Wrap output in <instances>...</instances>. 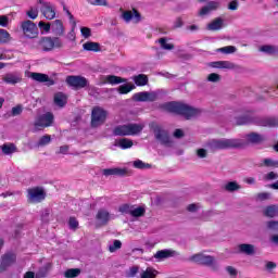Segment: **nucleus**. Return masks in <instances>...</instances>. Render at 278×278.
Segmentation results:
<instances>
[{
  "label": "nucleus",
  "mask_w": 278,
  "mask_h": 278,
  "mask_svg": "<svg viewBox=\"0 0 278 278\" xmlns=\"http://www.w3.org/2000/svg\"><path fill=\"white\" fill-rule=\"evenodd\" d=\"M39 27L40 29H43V31H50L51 29V24H47L45 22H39Z\"/></svg>",
  "instance_id": "60"
},
{
  "label": "nucleus",
  "mask_w": 278,
  "mask_h": 278,
  "mask_svg": "<svg viewBox=\"0 0 278 278\" xmlns=\"http://www.w3.org/2000/svg\"><path fill=\"white\" fill-rule=\"evenodd\" d=\"M144 123L118 125L113 129V136H138L139 134H142V129H144Z\"/></svg>",
  "instance_id": "2"
},
{
  "label": "nucleus",
  "mask_w": 278,
  "mask_h": 278,
  "mask_svg": "<svg viewBox=\"0 0 278 278\" xmlns=\"http://www.w3.org/2000/svg\"><path fill=\"white\" fill-rule=\"evenodd\" d=\"M256 199L258 201H266L267 199H270V193L268 192H262L256 195Z\"/></svg>",
  "instance_id": "56"
},
{
  "label": "nucleus",
  "mask_w": 278,
  "mask_h": 278,
  "mask_svg": "<svg viewBox=\"0 0 278 278\" xmlns=\"http://www.w3.org/2000/svg\"><path fill=\"white\" fill-rule=\"evenodd\" d=\"M2 80L4 81V84L16 86V84H21V81H23V75L18 72L8 73L2 76Z\"/></svg>",
  "instance_id": "13"
},
{
  "label": "nucleus",
  "mask_w": 278,
  "mask_h": 278,
  "mask_svg": "<svg viewBox=\"0 0 278 278\" xmlns=\"http://www.w3.org/2000/svg\"><path fill=\"white\" fill-rule=\"evenodd\" d=\"M136 89V85L134 84H125L118 87L119 94H129L131 90Z\"/></svg>",
  "instance_id": "34"
},
{
  "label": "nucleus",
  "mask_w": 278,
  "mask_h": 278,
  "mask_svg": "<svg viewBox=\"0 0 278 278\" xmlns=\"http://www.w3.org/2000/svg\"><path fill=\"white\" fill-rule=\"evenodd\" d=\"M68 225H70V229H77V227H79V222H77L75 217H71Z\"/></svg>",
  "instance_id": "54"
},
{
  "label": "nucleus",
  "mask_w": 278,
  "mask_h": 278,
  "mask_svg": "<svg viewBox=\"0 0 278 278\" xmlns=\"http://www.w3.org/2000/svg\"><path fill=\"white\" fill-rule=\"evenodd\" d=\"M207 80L213 83L220 81V75L212 73L207 76Z\"/></svg>",
  "instance_id": "55"
},
{
  "label": "nucleus",
  "mask_w": 278,
  "mask_h": 278,
  "mask_svg": "<svg viewBox=\"0 0 278 278\" xmlns=\"http://www.w3.org/2000/svg\"><path fill=\"white\" fill-rule=\"evenodd\" d=\"M138 270L139 268L137 266L131 267L127 274L128 277H136V275H138Z\"/></svg>",
  "instance_id": "63"
},
{
  "label": "nucleus",
  "mask_w": 278,
  "mask_h": 278,
  "mask_svg": "<svg viewBox=\"0 0 278 278\" xmlns=\"http://www.w3.org/2000/svg\"><path fill=\"white\" fill-rule=\"evenodd\" d=\"M211 66H213V68H227L228 71L236 68V65L229 61L213 62Z\"/></svg>",
  "instance_id": "23"
},
{
  "label": "nucleus",
  "mask_w": 278,
  "mask_h": 278,
  "mask_svg": "<svg viewBox=\"0 0 278 278\" xmlns=\"http://www.w3.org/2000/svg\"><path fill=\"white\" fill-rule=\"evenodd\" d=\"M248 142H252V144H258V142H263L264 137L260 134L252 132L247 135Z\"/></svg>",
  "instance_id": "31"
},
{
  "label": "nucleus",
  "mask_w": 278,
  "mask_h": 278,
  "mask_svg": "<svg viewBox=\"0 0 278 278\" xmlns=\"http://www.w3.org/2000/svg\"><path fill=\"white\" fill-rule=\"evenodd\" d=\"M238 251L243 255H255V245L242 243L238 245Z\"/></svg>",
  "instance_id": "21"
},
{
  "label": "nucleus",
  "mask_w": 278,
  "mask_h": 278,
  "mask_svg": "<svg viewBox=\"0 0 278 278\" xmlns=\"http://www.w3.org/2000/svg\"><path fill=\"white\" fill-rule=\"evenodd\" d=\"M240 188L242 187L236 181H229L224 186L226 192H236L237 190H240Z\"/></svg>",
  "instance_id": "36"
},
{
  "label": "nucleus",
  "mask_w": 278,
  "mask_h": 278,
  "mask_svg": "<svg viewBox=\"0 0 278 278\" xmlns=\"http://www.w3.org/2000/svg\"><path fill=\"white\" fill-rule=\"evenodd\" d=\"M23 112V106L17 105L15 108L12 109V115L13 116H18V114H21Z\"/></svg>",
  "instance_id": "61"
},
{
  "label": "nucleus",
  "mask_w": 278,
  "mask_h": 278,
  "mask_svg": "<svg viewBox=\"0 0 278 278\" xmlns=\"http://www.w3.org/2000/svg\"><path fill=\"white\" fill-rule=\"evenodd\" d=\"M134 206H129V204H124L122 206H119V212L122 214H130L131 215V210Z\"/></svg>",
  "instance_id": "49"
},
{
  "label": "nucleus",
  "mask_w": 278,
  "mask_h": 278,
  "mask_svg": "<svg viewBox=\"0 0 278 278\" xmlns=\"http://www.w3.org/2000/svg\"><path fill=\"white\" fill-rule=\"evenodd\" d=\"M83 49L85 51H93L94 53H97L98 51H101V46L99 45V42L87 41L83 45Z\"/></svg>",
  "instance_id": "24"
},
{
  "label": "nucleus",
  "mask_w": 278,
  "mask_h": 278,
  "mask_svg": "<svg viewBox=\"0 0 278 278\" xmlns=\"http://www.w3.org/2000/svg\"><path fill=\"white\" fill-rule=\"evenodd\" d=\"M265 268L266 270H274V268H277V264L275 262L268 261L265 264Z\"/></svg>",
  "instance_id": "62"
},
{
  "label": "nucleus",
  "mask_w": 278,
  "mask_h": 278,
  "mask_svg": "<svg viewBox=\"0 0 278 278\" xmlns=\"http://www.w3.org/2000/svg\"><path fill=\"white\" fill-rule=\"evenodd\" d=\"M38 46L41 51H53V49H60V47H62V39L58 37H42L38 41Z\"/></svg>",
  "instance_id": "5"
},
{
  "label": "nucleus",
  "mask_w": 278,
  "mask_h": 278,
  "mask_svg": "<svg viewBox=\"0 0 278 278\" xmlns=\"http://www.w3.org/2000/svg\"><path fill=\"white\" fill-rule=\"evenodd\" d=\"M96 219L99 225H108L110 223V212H108L105 208L99 210Z\"/></svg>",
  "instance_id": "19"
},
{
  "label": "nucleus",
  "mask_w": 278,
  "mask_h": 278,
  "mask_svg": "<svg viewBox=\"0 0 278 278\" xmlns=\"http://www.w3.org/2000/svg\"><path fill=\"white\" fill-rule=\"evenodd\" d=\"M47 193H45V189L40 187L30 188L27 190V199L29 203H40L45 201Z\"/></svg>",
  "instance_id": "8"
},
{
  "label": "nucleus",
  "mask_w": 278,
  "mask_h": 278,
  "mask_svg": "<svg viewBox=\"0 0 278 278\" xmlns=\"http://www.w3.org/2000/svg\"><path fill=\"white\" fill-rule=\"evenodd\" d=\"M66 84L72 88H76L77 90L81 88H86L88 86V79L84 76H67Z\"/></svg>",
  "instance_id": "11"
},
{
  "label": "nucleus",
  "mask_w": 278,
  "mask_h": 278,
  "mask_svg": "<svg viewBox=\"0 0 278 278\" xmlns=\"http://www.w3.org/2000/svg\"><path fill=\"white\" fill-rule=\"evenodd\" d=\"M66 94L62 93V92H58L54 94V103L59 106V108H64V105H66Z\"/></svg>",
  "instance_id": "29"
},
{
  "label": "nucleus",
  "mask_w": 278,
  "mask_h": 278,
  "mask_svg": "<svg viewBox=\"0 0 278 278\" xmlns=\"http://www.w3.org/2000/svg\"><path fill=\"white\" fill-rule=\"evenodd\" d=\"M115 147H119V149H131L134 147V141L131 139L123 138L115 142Z\"/></svg>",
  "instance_id": "25"
},
{
  "label": "nucleus",
  "mask_w": 278,
  "mask_h": 278,
  "mask_svg": "<svg viewBox=\"0 0 278 278\" xmlns=\"http://www.w3.org/2000/svg\"><path fill=\"white\" fill-rule=\"evenodd\" d=\"M51 29L54 31L58 36H62L64 34V24H62V21L55 20L51 24Z\"/></svg>",
  "instance_id": "27"
},
{
  "label": "nucleus",
  "mask_w": 278,
  "mask_h": 278,
  "mask_svg": "<svg viewBox=\"0 0 278 278\" xmlns=\"http://www.w3.org/2000/svg\"><path fill=\"white\" fill-rule=\"evenodd\" d=\"M174 29H179V27H184V20L181 17H177L174 22Z\"/></svg>",
  "instance_id": "58"
},
{
  "label": "nucleus",
  "mask_w": 278,
  "mask_h": 278,
  "mask_svg": "<svg viewBox=\"0 0 278 278\" xmlns=\"http://www.w3.org/2000/svg\"><path fill=\"white\" fill-rule=\"evenodd\" d=\"M41 14H43L45 18L48 21H53L55 17V7L51 4V2H42L41 5Z\"/></svg>",
  "instance_id": "14"
},
{
  "label": "nucleus",
  "mask_w": 278,
  "mask_h": 278,
  "mask_svg": "<svg viewBox=\"0 0 278 278\" xmlns=\"http://www.w3.org/2000/svg\"><path fill=\"white\" fill-rule=\"evenodd\" d=\"M220 7V3L218 2H208V4L204 8H202L199 12L200 16H205L206 14H210L212 12V10H218V8Z\"/></svg>",
  "instance_id": "22"
},
{
  "label": "nucleus",
  "mask_w": 278,
  "mask_h": 278,
  "mask_svg": "<svg viewBox=\"0 0 278 278\" xmlns=\"http://www.w3.org/2000/svg\"><path fill=\"white\" fill-rule=\"evenodd\" d=\"M197 155H198V157H201V159L207 157V150H205V149H198Z\"/></svg>",
  "instance_id": "64"
},
{
  "label": "nucleus",
  "mask_w": 278,
  "mask_h": 278,
  "mask_svg": "<svg viewBox=\"0 0 278 278\" xmlns=\"http://www.w3.org/2000/svg\"><path fill=\"white\" fill-rule=\"evenodd\" d=\"M50 143H51V136L45 135L37 142V147H47V144H50Z\"/></svg>",
  "instance_id": "42"
},
{
  "label": "nucleus",
  "mask_w": 278,
  "mask_h": 278,
  "mask_svg": "<svg viewBox=\"0 0 278 278\" xmlns=\"http://www.w3.org/2000/svg\"><path fill=\"white\" fill-rule=\"evenodd\" d=\"M147 101H149V102L157 101V92L147 91Z\"/></svg>",
  "instance_id": "50"
},
{
  "label": "nucleus",
  "mask_w": 278,
  "mask_h": 278,
  "mask_svg": "<svg viewBox=\"0 0 278 278\" xmlns=\"http://www.w3.org/2000/svg\"><path fill=\"white\" fill-rule=\"evenodd\" d=\"M127 79L121 76L108 75L102 77V84H110L111 86H116L118 84H126Z\"/></svg>",
  "instance_id": "18"
},
{
  "label": "nucleus",
  "mask_w": 278,
  "mask_h": 278,
  "mask_svg": "<svg viewBox=\"0 0 278 278\" xmlns=\"http://www.w3.org/2000/svg\"><path fill=\"white\" fill-rule=\"evenodd\" d=\"M268 229H271V231H278V222L270 220L267 223Z\"/></svg>",
  "instance_id": "57"
},
{
  "label": "nucleus",
  "mask_w": 278,
  "mask_h": 278,
  "mask_svg": "<svg viewBox=\"0 0 278 278\" xmlns=\"http://www.w3.org/2000/svg\"><path fill=\"white\" fill-rule=\"evenodd\" d=\"M10 33L8 30L0 28V45H5L7 42H10Z\"/></svg>",
  "instance_id": "39"
},
{
  "label": "nucleus",
  "mask_w": 278,
  "mask_h": 278,
  "mask_svg": "<svg viewBox=\"0 0 278 278\" xmlns=\"http://www.w3.org/2000/svg\"><path fill=\"white\" fill-rule=\"evenodd\" d=\"M123 247V243L119 240H115L112 244L109 245L110 253H114L115 251H118Z\"/></svg>",
  "instance_id": "47"
},
{
  "label": "nucleus",
  "mask_w": 278,
  "mask_h": 278,
  "mask_svg": "<svg viewBox=\"0 0 278 278\" xmlns=\"http://www.w3.org/2000/svg\"><path fill=\"white\" fill-rule=\"evenodd\" d=\"M30 77L34 79V81H38L39 84H46V86H53L55 84V80L50 78L47 74L31 73Z\"/></svg>",
  "instance_id": "15"
},
{
  "label": "nucleus",
  "mask_w": 278,
  "mask_h": 278,
  "mask_svg": "<svg viewBox=\"0 0 278 278\" xmlns=\"http://www.w3.org/2000/svg\"><path fill=\"white\" fill-rule=\"evenodd\" d=\"M177 255V251L174 250H161L154 254L155 260L162 262L163 260H168V257H175Z\"/></svg>",
  "instance_id": "20"
},
{
  "label": "nucleus",
  "mask_w": 278,
  "mask_h": 278,
  "mask_svg": "<svg viewBox=\"0 0 278 278\" xmlns=\"http://www.w3.org/2000/svg\"><path fill=\"white\" fill-rule=\"evenodd\" d=\"M265 216L268 218H275V216H278V206L277 205H269L264 211Z\"/></svg>",
  "instance_id": "32"
},
{
  "label": "nucleus",
  "mask_w": 278,
  "mask_h": 278,
  "mask_svg": "<svg viewBox=\"0 0 278 278\" xmlns=\"http://www.w3.org/2000/svg\"><path fill=\"white\" fill-rule=\"evenodd\" d=\"M81 273L80 269L78 268H72V269H67L64 274V277L66 278H75V277H79V274Z\"/></svg>",
  "instance_id": "41"
},
{
  "label": "nucleus",
  "mask_w": 278,
  "mask_h": 278,
  "mask_svg": "<svg viewBox=\"0 0 278 278\" xmlns=\"http://www.w3.org/2000/svg\"><path fill=\"white\" fill-rule=\"evenodd\" d=\"M127 172L123 168H106L103 169V175L105 177H110V175H117L119 177H123Z\"/></svg>",
  "instance_id": "26"
},
{
  "label": "nucleus",
  "mask_w": 278,
  "mask_h": 278,
  "mask_svg": "<svg viewBox=\"0 0 278 278\" xmlns=\"http://www.w3.org/2000/svg\"><path fill=\"white\" fill-rule=\"evenodd\" d=\"M1 149L4 155H12V153H16V146H14V143H4Z\"/></svg>",
  "instance_id": "33"
},
{
  "label": "nucleus",
  "mask_w": 278,
  "mask_h": 278,
  "mask_svg": "<svg viewBox=\"0 0 278 278\" xmlns=\"http://www.w3.org/2000/svg\"><path fill=\"white\" fill-rule=\"evenodd\" d=\"M130 216H134V218H140V216H144V207H134L130 211Z\"/></svg>",
  "instance_id": "37"
},
{
  "label": "nucleus",
  "mask_w": 278,
  "mask_h": 278,
  "mask_svg": "<svg viewBox=\"0 0 278 278\" xmlns=\"http://www.w3.org/2000/svg\"><path fill=\"white\" fill-rule=\"evenodd\" d=\"M80 34L85 38H90V36H92V30L88 27H81L80 28Z\"/></svg>",
  "instance_id": "51"
},
{
  "label": "nucleus",
  "mask_w": 278,
  "mask_h": 278,
  "mask_svg": "<svg viewBox=\"0 0 278 278\" xmlns=\"http://www.w3.org/2000/svg\"><path fill=\"white\" fill-rule=\"evenodd\" d=\"M262 166H266L267 168H278V161L273 159H264Z\"/></svg>",
  "instance_id": "40"
},
{
  "label": "nucleus",
  "mask_w": 278,
  "mask_h": 278,
  "mask_svg": "<svg viewBox=\"0 0 278 278\" xmlns=\"http://www.w3.org/2000/svg\"><path fill=\"white\" fill-rule=\"evenodd\" d=\"M122 18L125 21V23H130L134 20L135 23H140V13L136 9H132V11H124Z\"/></svg>",
  "instance_id": "17"
},
{
  "label": "nucleus",
  "mask_w": 278,
  "mask_h": 278,
  "mask_svg": "<svg viewBox=\"0 0 278 278\" xmlns=\"http://www.w3.org/2000/svg\"><path fill=\"white\" fill-rule=\"evenodd\" d=\"M244 142L240 139H213L208 147L211 151H220L224 149H240Z\"/></svg>",
  "instance_id": "3"
},
{
  "label": "nucleus",
  "mask_w": 278,
  "mask_h": 278,
  "mask_svg": "<svg viewBox=\"0 0 278 278\" xmlns=\"http://www.w3.org/2000/svg\"><path fill=\"white\" fill-rule=\"evenodd\" d=\"M260 51L263 53H268V55H275L277 53L278 49L275 46H262L260 48Z\"/></svg>",
  "instance_id": "38"
},
{
  "label": "nucleus",
  "mask_w": 278,
  "mask_h": 278,
  "mask_svg": "<svg viewBox=\"0 0 278 278\" xmlns=\"http://www.w3.org/2000/svg\"><path fill=\"white\" fill-rule=\"evenodd\" d=\"M136 86H147L149 84V77L144 74H139L132 77Z\"/></svg>",
  "instance_id": "28"
},
{
  "label": "nucleus",
  "mask_w": 278,
  "mask_h": 278,
  "mask_svg": "<svg viewBox=\"0 0 278 278\" xmlns=\"http://www.w3.org/2000/svg\"><path fill=\"white\" fill-rule=\"evenodd\" d=\"M190 262L195 264H203L204 266H212L214 264V257L205 254H194L190 257Z\"/></svg>",
  "instance_id": "12"
},
{
  "label": "nucleus",
  "mask_w": 278,
  "mask_h": 278,
  "mask_svg": "<svg viewBox=\"0 0 278 278\" xmlns=\"http://www.w3.org/2000/svg\"><path fill=\"white\" fill-rule=\"evenodd\" d=\"M91 5H108V0H87Z\"/></svg>",
  "instance_id": "53"
},
{
  "label": "nucleus",
  "mask_w": 278,
  "mask_h": 278,
  "mask_svg": "<svg viewBox=\"0 0 278 278\" xmlns=\"http://www.w3.org/2000/svg\"><path fill=\"white\" fill-rule=\"evenodd\" d=\"M134 167L135 168H140V169H144V168H151V165L140 161V160H137L134 162Z\"/></svg>",
  "instance_id": "48"
},
{
  "label": "nucleus",
  "mask_w": 278,
  "mask_h": 278,
  "mask_svg": "<svg viewBox=\"0 0 278 278\" xmlns=\"http://www.w3.org/2000/svg\"><path fill=\"white\" fill-rule=\"evenodd\" d=\"M54 118L55 117L53 116V113H51V112H47V113L40 115L35 121V131H38V127H43V128L51 127V125H53Z\"/></svg>",
  "instance_id": "9"
},
{
  "label": "nucleus",
  "mask_w": 278,
  "mask_h": 278,
  "mask_svg": "<svg viewBox=\"0 0 278 278\" xmlns=\"http://www.w3.org/2000/svg\"><path fill=\"white\" fill-rule=\"evenodd\" d=\"M134 101L147 102V91L137 92L132 96Z\"/></svg>",
  "instance_id": "43"
},
{
  "label": "nucleus",
  "mask_w": 278,
  "mask_h": 278,
  "mask_svg": "<svg viewBox=\"0 0 278 278\" xmlns=\"http://www.w3.org/2000/svg\"><path fill=\"white\" fill-rule=\"evenodd\" d=\"M151 128L154 131L156 140H159L161 144H165L166 147L170 144V137L168 136V132L166 130H164L163 128H161L160 125L156 124L152 125Z\"/></svg>",
  "instance_id": "10"
},
{
  "label": "nucleus",
  "mask_w": 278,
  "mask_h": 278,
  "mask_svg": "<svg viewBox=\"0 0 278 278\" xmlns=\"http://www.w3.org/2000/svg\"><path fill=\"white\" fill-rule=\"evenodd\" d=\"M164 110H166V112H172L173 114H180V116H185L187 121L201 116V109H195L181 102L165 103Z\"/></svg>",
  "instance_id": "1"
},
{
  "label": "nucleus",
  "mask_w": 278,
  "mask_h": 278,
  "mask_svg": "<svg viewBox=\"0 0 278 278\" xmlns=\"http://www.w3.org/2000/svg\"><path fill=\"white\" fill-rule=\"evenodd\" d=\"M217 51L219 53L229 54V53H236L237 49L235 46H226V47L217 49Z\"/></svg>",
  "instance_id": "44"
},
{
  "label": "nucleus",
  "mask_w": 278,
  "mask_h": 278,
  "mask_svg": "<svg viewBox=\"0 0 278 278\" xmlns=\"http://www.w3.org/2000/svg\"><path fill=\"white\" fill-rule=\"evenodd\" d=\"M16 262V254L9 252L2 255V261L0 265V270H5V268H10L12 264Z\"/></svg>",
  "instance_id": "16"
},
{
  "label": "nucleus",
  "mask_w": 278,
  "mask_h": 278,
  "mask_svg": "<svg viewBox=\"0 0 278 278\" xmlns=\"http://www.w3.org/2000/svg\"><path fill=\"white\" fill-rule=\"evenodd\" d=\"M26 15L28 18H31L33 21H36L38 18V8H30L27 12Z\"/></svg>",
  "instance_id": "46"
},
{
  "label": "nucleus",
  "mask_w": 278,
  "mask_h": 278,
  "mask_svg": "<svg viewBox=\"0 0 278 278\" xmlns=\"http://www.w3.org/2000/svg\"><path fill=\"white\" fill-rule=\"evenodd\" d=\"M21 29L23 31V35L25 36V38H38V26L36 25V23L26 20L24 22L21 23Z\"/></svg>",
  "instance_id": "7"
},
{
  "label": "nucleus",
  "mask_w": 278,
  "mask_h": 278,
  "mask_svg": "<svg viewBox=\"0 0 278 278\" xmlns=\"http://www.w3.org/2000/svg\"><path fill=\"white\" fill-rule=\"evenodd\" d=\"M159 42H160L162 49H165L167 51H172V49H175V46H173V43L166 42V38L159 39Z\"/></svg>",
  "instance_id": "45"
},
{
  "label": "nucleus",
  "mask_w": 278,
  "mask_h": 278,
  "mask_svg": "<svg viewBox=\"0 0 278 278\" xmlns=\"http://www.w3.org/2000/svg\"><path fill=\"white\" fill-rule=\"evenodd\" d=\"M251 123H255L261 127H278L277 118H262L255 121L251 115L236 117V125H251Z\"/></svg>",
  "instance_id": "4"
},
{
  "label": "nucleus",
  "mask_w": 278,
  "mask_h": 278,
  "mask_svg": "<svg viewBox=\"0 0 278 278\" xmlns=\"http://www.w3.org/2000/svg\"><path fill=\"white\" fill-rule=\"evenodd\" d=\"M108 118V111L101 106H96L91 112V127H101Z\"/></svg>",
  "instance_id": "6"
},
{
  "label": "nucleus",
  "mask_w": 278,
  "mask_h": 278,
  "mask_svg": "<svg viewBox=\"0 0 278 278\" xmlns=\"http://www.w3.org/2000/svg\"><path fill=\"white\" fill-rule=\"evenodd\" d=\"M207 29H210L211 31H218V29H223V18L217 17L216 20L211 22L207 25Z\"/></svg>",
  "instance_id": "30"
},
{
  "label": "nucleus",
  "mask_w": 278,
  "mask_h": 278,
  "mask_svg": "<svg viewBox=\"0 0 278 278\" xmlns=\"http://www.w3.org/2000/svg\"><path fill=\"white\" fill-rule=\"evenodd\" d=\"M265 179H267V181H273V179H278V174L275 172H270L265 176Z\"/></svg>",
  "instance_id": "59"
},
{
  "label": "nucleus",
  "mask_w": 278,
  "mask_h": 278,
  "mask_svg": "<svg viewBox=\"0 0 278 278\" xmlns=\"http://www.w3.org/2000/svg\"><path fill=\"white\" fill-rule=\"evenodd\" d=\"M155 277H157V270H155L153 267H148L140 275V278H155Z\"/></svg>",
  "instance_id": "35"
},
{
  "label": "nucleus",
  "mask_w": 278,
  "mask_h": 278,
  "mask_svg": "<svg viewBox=\"0 0 278 278\" xmlns=\"http://www.w3.org/2000/svg\"><path fill=\"white\" fill-rule=\"evenodd\" d=\"M8 25H10V17L0 15V27H8Z\"/></svg>",
  "instance_id": "52"
}]
</instances>
